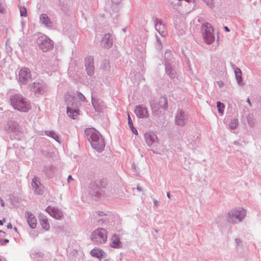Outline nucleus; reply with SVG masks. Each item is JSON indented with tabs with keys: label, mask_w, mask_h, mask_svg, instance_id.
<instances>
[{
	"label": "nucleus",
	"mask_w": 261,
	"mask_h": 261,
	"mask_svg": "<svg viewBox=\"0 0 261 261\" xmlns=\"http://www.w3.org/2000/svg\"><path fill=\"white\" fill-rule=\"evenodd\" d=\"M5 221V220H0V225H2L3 224V222Z\"/></svg>",
	"instance_id": "obj_36"
},
{
	"label": "nucleus",
	"mask_w": 261,
	"mask_h": 261,
	"mask_svg": "<svg viewBox=\"0 0 261 261\" xmlns=\"http://www.w3.org/2000/svg\"><path fill=\"white\" fill-rule=\"evenodd\" d=\"M46 211L53 217L56 219H60L63 216V213L58 208L55 207L48 206Z\"/></svg>",
	"instance_id": "obj_10"
},
{
	"label": "nucleus",
	"mask_w": 261,
	"mask_h": 261,
	"mask_svg": "<svg viewBox=\"0 0 261 261\" xmlns=\"http://www.w3.org/2000/svg\"><path fill=\"white\" fill-rule=\"evenodd\" d=\"M247 102L249 103V105H250V106H251V102H250V100H249V98H248V99H247Z\"/></svg>",
	"instance_id": "obj_37"
},
{
	"label": "nucleus",
	"mask_w": 261,
	"mask_h": 261,
	"mask_svg": "<svg viewBox=\"0 0 261 261\" xmlns=\"http://www.w3.org/2000/svg\"><path fill=\"white\" fill-rule=\"evenodd\" d=\"M45 134L46 135L51 137V138H54L55 140L59 142V137L55 132L53 131H47L45 132Z\"/></svg>",
	"instance_id": "obj_22"
},
{
	"label": "nucleus",
	"mask_w": 261,
	"mask_h": 261,
	"mask_svg": "<svg viewBox=\"0 0 261 261\" xmlns=\"http://www.w3.org/2000/svg\"><path fill=\"white\" fill-rule=\"evenodd\" d=\"M110 245L113 248H120L121 247V242L119 238L116 234H114L112 237Z\"/></svg>",
	"instance_id": "obj_14"
},
{
	"label": "nucleus",
	"mask_w": 261,
	"mask_h": 261,
	"mask_svg": "<svg viewBox=\"0 0 261 261\" xmlns=\"http://www.w3.org/2000/svg\"><path fill=\"white\" fill-rule=\"evenodd\" d=\"M137 117L141 118H147L149 116L147 109L142 106H138L135 109Z\"/></svg>",
	"instance_id": "obj_8"
},
{
	"label": "nucleus",
	"mask_w": 261,
	"mask_h": 261,
	"mask_svg": "<svg viewBox=\"0 0 261 261\" xmlns=\"http://www.w3.org/2000/svg\"><path fill=\"white\" fill-rule=\"evenodd\" d=\"M217 107L218 110V111L220 113L222 114L223 113L224 105L223 103L220 102H217Z\"/></svg>",
	"instance_id": "obj_24"
},
{
	"label": "nucleus",
	"mask_w": 261,
	"mask_h": 261,
	"mask_svg": "<svg viewBox=\"0 0 261 261\" xmlns=\"http://www.w3.org/2000/svg\"><path fill=\"white\" fill-rule=\"evenodd\" d=\"M246 215L245 211L242 208L233 209L228 213V216L230 219L233 221L234 218L238 219L241 221Z\"/></svg>",
	"instance_id": "obj_6"
},
{
	"label": "nucleus",
	"mask_w": 261,
	"mask_h": 261,
	"mask_svg": "<svg viewBox=\"0 0 261 261\" xmlns=\"http://www.w3.org/2000/svg\"><path fill=\"white\" fill-rule=\"evenodd\" d=\"M108 233L105 229L99 228L95 229L91 234V239L92 241L98 243H104L106 242Z\"/></svg>",
	"instance_id": "obj_4"
},
{
	"label": "nucleus",
	"mask_w": 261,
	"mask_h": 261,
	"mask_svg": "<svg viewBox=\"0 0 261 261\" xmlns=\"http://www.w3.org/2000/svg\"><path fill=\"white\" fill-rule=\"evenodd\" d=\"M187 119V116L184 113L179 112L177 114L175 121L177 124L182 125L185 123V121Z\"/></svg>",
	"instance_id": "obj_13"
},
{
	"label": "nucleus",
	"mask_w": 261,
	"mask_h": 261,
	"mask_svg": "<svg viewBox=\"0 0 261 261\" xmlns=\"http://www.w3.org/2000/svg\"><path fill=\"white\" fill-rule=\"evenodd\" d=\"M7 227L9 229H11L12 228V225H11V223H9L8 224Z\"/></svg>",
	"instance_id": "obj_33"
},
{
	"label": "nucleus",
	"mask_w": 261,
	"mask_h": 261,
	"mask_svg": "<svg viewBox=\"0 0 261 261\" xmlns=\"http://www.w3.org/2000/svg\"><path fill=\"white\" fill-rule=\"evenodd\" d=\"M4 242H5V243H8V242H9V240H8V239H5V240H4Z\"/></svg>",
	"instance_id": "obj_39"
},
{
	"label": "nucleus",
	"mask_w": 261,
	"mask_h": 261,
	"mask_svg": "<svg viewBox=\"0 0 261 261\" xmlns=\"http://www.w3.org/2000/svg\"><path fill=\"white\" fill-rule=\"evenodd\" d=\"M238 120L237 119H233L231 120L230 122L229 123V127L231 129H235L237 126L238 125Z\"/></svg>",
	"instance_id": "obj_21"
},
{
	"label": "nucleus",
	"mask_w": 261,
	"mask_h": 261,
	"mask_svg": "<svg viewBox=\"0 0 261 261\" xmlns=\"http://www.w3.org/2000/svg\"><path fill=\"white\" fill-rule=\"evenodd\" d=\"M4 8L3 7L0 5V13H2L3 12Z\"/></svg>",
	"instance_id": "obj_34"
},
{
	"label": "nucleus",
	"mask_w": 261,
	"mask_h": 261,
	"mask_svg": "<svg viewBox=\"0 0 261 261\" xmlns=\"http://www.w3.org/2000/svg\"><path fill=\"white\" fill-rule=\"evenodd\" d=\"M0 201H1V203L2 206H4V203L2 199H0Z\"/></svg>",
	"instance_id": "obj_35"
},
{
	"label": "nucleus",
	"mask_w": 261,
	"mask_h": 261,
	"mask_svg": "<svg viewBox=\"0 0 261 261\" xmlns=\"http://www.w3.org/2000/svg\"><path fill=\"white\" fill-rule=\"evenodd\" d=\"M40 185V181L38 179L37 177H34L32 180V186L34 189H35V190L38 193L40 194L41 192L40 191H38V188H39V186Z\"/></svg>",
	"instance_id": "obj_18"
},
{
	"label": "nucleus",
	"mask_w": 261,
	"mask_h": 261,
	"mask_svg": "<svg viewBox=\"0 0 261 261\" xmlns=\"http://www.w3.org/2000/svg\"><path fill=\"white\" fill-rule=\"evenodd\" d=\"M39 47L44 51H47L53 47L51 40L46 36L42 35L37 40Z\"/></svg>",
	"instance_id": "obj_5"
},
{
	"label": "nucleus",
	"mask_w": 261,
	"mask_h": 261,
	"mask_svg": "<svg viewBox=\"0 0 261 261\" xmlns=\"http://www.w3.org/2000/svg\"><path fill=\"white\" fill-rule=\"evenodd\" d=\"M0 261H1V260L0 259Z\"/></svg>",
	"instance_id": "obj_42"
},
{
	"label": "nucleus",
	"mask_w": 261,
	"mask_h": 261,
	"mask_svg": "<svg viewBox=\"0 0 261 261\" xmlns=\"http://www.w3.org/2000/svg\"><path fill=\"white\" fill-rule=\"evenodd\" d=\"M204 2L206 3V4L211 6L212 5V0H204Z\"/></svg>",
	"instance_id": "obj_31"
},
{
	"label": "nucleus",
	"mask_w": 261,
	"mask_h": 261,
	"mask_svg": "<svg viewBox=\"0 0 261 261\" xmlns=\"http://www.w3.org/2000/svg\"><path fill=\"white\" fill-rule=\"evenodd\" d=\"M79 111L78 110H72L70 109L68 107L67 108V115L72 118H75V117L79 115Z\"/></svg>",
	"instance_id": "obj_17"
},
{
	"label": "nucleus",
	"mask_w": 261,
	"mask_h": 261,
	"mask_svg": "<svg viewBox=\"0 0 261 261\" xmlns=\"http://www.w3.org/2000/svg\"><path fill=\"white\" fill-rule=\"evenodd\" d=\"M130 128H131L132 132L136 135H137L138 134V132H137V130L136 129V128L135 127H134V126L133 125V127L132 126H130Z\"/></svg>",
	"instance_id": "obj_30"
},
{
	"label": "nucleus",
	"mask_w": 261,
	"mask_h": 261,
	"mask_svg": "<svg viewBox=\"0 0 261 261\" xmlns=\"http://www.w3.org/2000/svg\"><path fill=\"white\" fill-rule=\"evenodd\" d=\"M202 36L204 41L207 44L213 42L215 39L214 30L210 23L203 24L202 27Z\"/></svg>",
	"instance_id": "obj_3"
},
{
	"label": "nucleus",
	"mask_w": 261,
	"mask_h": 261,
	"mask_svg": "<svg viewBox=\"0 0 261 261\" xmlns=\"http://www.w3.org/2000/svg\"><path fill=\"white\" fill-rule=\"evenodd\" d=\"M102 44L106 48H109L112 45V38L110 34H106L102 40Z\"/></svg>",
	"instance_id": "obj_12"
},
{
	"label": "nucleus",
	"mask_w": 261,
	"mask_h": 261,
	"mask_svg": "<svg viewBox=\"0 0 261 261\" xmlns=\"http://www.w3.org/2000/svg\"><path fill=\"white\" fill-rule=\"evenodd\" d=\"M127 118H128V123L129 127L130 126L133 127V121L132 120L128 114L127 115Z\"/></svg>",
	"instance_id": "obj_28"
},
{
	"label": "nucleus",
	"mask_w": 261,
	"mask_h": 261,
	"mask_svg": "<svg viewBox=\"0 0 261 261\" xmlns=\"http://www.w3.org/2000/svg\"><path fill=\"white\" fill-rule=\"evenodd\" d=\"M31 72L28 68L21 69L19 72V80L22 84L27 83L31 80Z\"/></svg>",
	"instance_id": "obj_7"
},
{
	"label": "nucleus",
	"mask_w": 261,
	"mask_h": 261,
	"mask_svg": "<svg viewBox=\"0 0 261 261\" xmlns=\"http://www.w3.org/2000/svg\"><path fill=\"white\" fill-rule=\"evenodd\" d=\"M235 74L236 76L237 80L238 82L240 84L242 80H241V71L240 69H237L235 70Z\"/></svg>",
	"instance_id": "obj_23"
},
{
	"label": "nucleus",
	"mask_w": 261,
	"mask_h": 261,
	"mask_svg": "<svg viewBox=\"0 0 261 261\" xmlns=\"http://www.w3.org/2000/svg\"><path fill=\"white\" fill-rule=\"evenodd\" d=\"M11 103L15 109L25 112L30 109L29 104L20 95H15L11 97Z\"/></svg>",
	"instance_id": "obj_2"
},
{
	"label": "nucleus",
	"mask_w": 261,
	"mask_h": 261,
	"mask_svg": "<svg viewBox=\"0 0 261 261\" xmlns=\"http://www.w3.org/2000/svg\"><path fill=\"white\" fill-rule=\"evenodd\" d=\"M27 222L30 227L34 228L37 226V219L33 214L30 212L27 213Z\"/></svg>",
	"instance_id": "obj_11"
},
{
	"label": "nucleus",
	"mask_w": 261,
	"mask_h": 261,
	"mask_svg": "<svg viewBox=\"0 0 261 261\" xmlns=\"http://www.w3.org/2000/svg\"><path fill=\"white\" fill-rule=\"evenodd\" d=\"M92 256L97 258H101L103 256V251L98 248H95L92 249L90 252Z\"/></svg>",
	"instance_id": "obj_16"
},
{
	"label": "nucleus",
	"mask_w": 261,
	"mask_h": 261,
	"mask_svg": "<svg viewBox=\"0 0 261 261\" xmlns=\"http://www.w3.org/2000/svg\"><path fill=\"white\" fill-rule=\"evenodd\" d=\"M221 84H222V82H220V83L219 84V85L221 86Z\"/></svg>",
	"instance_id": "obj_41"
},
{
	"label": "nucleus",
	"mask_w": 261,
	"mask_h": 261,
	"mask_svg": "<svg viewBox=\"0 0 261 261\" xmlns=\"http://www.w3.org/2000/svg\"><path fill=\"white\" fill-rule=\"evenodd\" d=\"M72 180H73V178H72L71 175H69L68 177V181L70 182V181Z\"/></svg>",
	"instance_id": "obj_32"
},
{
	"label": "nucleus",
	"mask_w": 261,
	"mask_h": 261,
	"mask_svg": "<svg viewBox=\"0 0 261 261\" xmlns=\"http://www.w3.org/2000/svg\"><path fill=\"white\" fill-rule=\"evenodd\" d=\"M167 196L168 198H170V194L169 193H167Z\"/></svg>",
	"instance_id": "obj_40"
},
{
	"label": "nucleus",
	"mask_w": 261,
	"mask_h": 261,
	"mask_svg": "<svg viewBox=\"0 0 261 261\" xmlns=\"http://www.w3.org/2000/svg\"><path fill=\"white\" fill-rule=\"evenodd\" d=\"M40 224L42 227L46 230H48L50 226L47 218H42L40 220Z\"/></svg>",
	"instance_id": "obj_19"
},
{
	"label": "nucleus",
	"mask_w": 261,
	"mask_h": 261,
	"mask_svg": "<svg viewBox=\"0 0 261 261\" xmlns=\"http://www.w3.org/2000/svg\"><path fill=\"white\" fill-rule=\"evenodd\" d=\"M161 101L162 102H164V106H163V107L165 109L167 108V100L166 98H162L161 99Z\"/></svg>",
	"instance_id": "obj_29"
},
{
	"label": "nucleus",
	"mask_w": 261,
	"mask_h": 261,
	"mask_svg": "<svg viewBox=\"0 0 261 261\" xmlns=\"http://www.w3.org/2000/svg\"><path fill=\"white\" fill-rule=\"evenodd\" d=\"M224 29H225L227 32H228V31H229V29H228V28L227 27H225Z\"/></svg>",
	"instance_id": "obj_38"
},
{
	"label": "nucleus",
	"mask_w": 261,
	"mask_h": 261,
	"mask_svg": "<svg viewBox=\"0 0 261 261\" xmlns=\"http://www.w3.org/2000/svg\"><path fill=\"white\" fill-rule=\"evenodd\" d=\"M86 133L93 148L98 151L104 149L105 146L104 140L97 131L94 128H90L86 129Z\"/></svg>",
	"instance_id": "obj_1"
},
{
	"label": "nucleus",
	"mask_w": 261,
	"mask_h": 261,
	"mask_svg": "<svg viewBox=\"0 0 261 261\" xmlns=\"http://www.w3.org/2000/svg\"><path fill=\"white\" fill-rule=\"evenodd\" d=\"M65 100L68 106H73L74 104L77 103V97L75 95H67L65 98Z\"/></svg>",
	"instance_id": "obj_15"
},
{
	"label": "nucleus",
	"mask_w": 261,
	"mask_h": 261,
	"mask_svg": "<svg viewBox=\"0 0 261 261\" xmlns=\"http://www.w3.org/2000/svg\"><path fill=\"white\" fill-rule=\"evenodd\" d=\"M20 13L21 16H27V10L24 7H19Z\"/></svg>",
	"instance_id": "obj_27"
},
{
	"label": "nucleus",
	"mask_w": 261,
	"mask_h": 261,
	"mask_svg": "<svg viewBox=\"0 0 261 261\" xmlns=\"http://www.w3.org/2000/svg\"><path fill=\"white\" fill-rule=\"evenodd\" d=\"M85 66L88 74L92 75L94 73V60L91 57H88L85 59Z\"/></svg>",
	"instance_id": "obj_9"
},
{
	"label": "nucleus",
	"mask_w": 261,
	"mask_h": 261,
	"mask_svg": "<svg viewBox=\"0 0 261 261\" xmlns=\"http://www.w3.org/2000/svg\"><path fill=\"white\" fill-rule=\"evenodd\" d=\"M146 142L148 145H150L152 144L154 139V136L152 138V141L151 140V136L150 135L146 134L145 136Z\"/></svg>",
	"instance_id": "obj_25"
},
{
	"label": "nucleus",
	"mask_w": 261,
	"mask_h": 261,
	"mask_svg": "<svg viewBox=\"0 0 261 261\" xmlns=\"http://www.w3.org/2000/svg\"><path fill=\"white\" fill-rule=\"evenodd\" d=\"M75 95L77 97V102L85 100V97L81 93H77Z\"/></svg>",
	"instance_id": "obj_26"
},
{
	"label": "nucleus",
	"mask_w": 261,
	"mask_h": 261,
	"mask_svg": "<svg viewBox=\"0 0 261 261\" xmlns=\"http://www.w3.org/2000/svg\"><path fill=\"white\" fill-rule=\"evenodd\" d=\"M40 21L45 24L46 26L49 27L50 24V20L46 14H42L40 18Z\"/></svg>",
	"instance_id": "obj_20"
}]
</instances>
